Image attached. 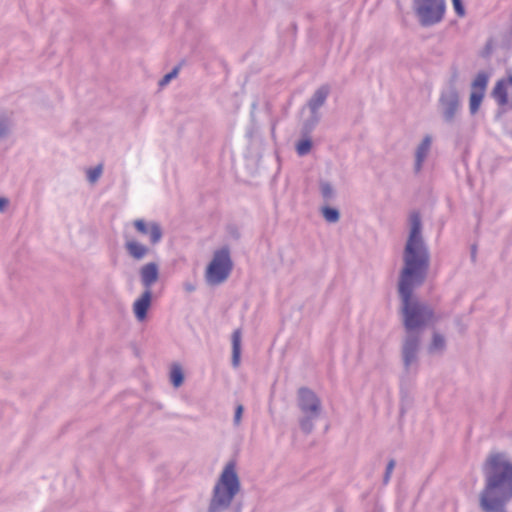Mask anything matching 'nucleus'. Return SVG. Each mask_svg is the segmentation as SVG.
Segmentation results:
<instances>
[{
    "instance_id": "f257e3e1",
    "label": "nucleus",
    "mask_w": 512,
    "mask_h": 512,
    "mask_svg": "<svg viewBox=\"0 0 512 512\" xmlns=\"http://www.w3.org/2000/svg\"><path fill=\"white\" fill-rule=\"evenodd\" d=\"M409 226L397 290L405 332L423 334V329L436 321L435 313L429 304L414 295V290L426 281L430 268V252L422 235L421 216L418 212L410 214Z\"/></svg>"
},
{
    "instance_id": "c85d7f7f",
    "label": "nucleus",
    "mask_w": 512,
    "mask_h": 512,
    "mask_svg": "<svg viewBox=\"0 0 512 512\" xmlns=\"http://www.w3.org/2000/svg\"><path fill=\"white\" fill-rule=\"evenodd\" d=\"M244 412V406L242 404H238L235 408L233 424L234 426H239L242 420V415Z\"/></svg>"
},
{
    "instance_id": "aec40b11",
    "label": "nucleus",
    "mask_w": 512,
    "mask_h": 512,
    "mask_svg": "<svg viewBox=\"0 0 512 512\" xmlns=\"http://www.w3.org/2000/svg\"><path fill=\"white\" fill-rule=\"evenodd\" d=\"M321 214L328 223H337L340 219L339 210L330 206L322 207Z\"/></svg>"
},
{
    "instance_id": "7c9ffc66",
    "label": "nucleus",
    "mask_w": 512,
    "mask_h": 512,
    "mask_svg": "<svg viewBox=\"0 0 512 512\" xmlns=\"http://www.w3.org/2000/svg\"><path fill=\"white\" fill-rule=\"evenodd\" d=\"M396 463L394 460H390L386 466L385 474H384V480H389L391 477V473L395 467Z\"/></svg>"
},
{
    "instance_id": "f704fd0d",
    "label": "nucleus",
    "mask_w": 512,
    "mask_h": 512,
    "mask_svg": "<svg viewBox=\"0 0 512 512\" xmlns=\"http://www.w3.org/2000/svg\"><path fill=\"white\" fill-rule=\"evenodd\" d=\"M472 257L474 258L475 257V250L473 249L472 251Z\"/></svg>"
},
{
    "instance_id": "7ed1b4c3",
    "label": "nucleus",
    "mask_w": 512,
    "mask_h": 512,
    "mask_svg": "<svg viewBox=\"0 0 512 512\" xmlns=\"http://www.w3.org/2000/svg\"><path fill=\"white\" fill-rule=\"evenodd\" d=\"M297 405L302 413L299 426L305 434H310L314 429L315 421L321 414V400L311 389L301 387L297 393Z\"/></svg>"
},
{
    "instance_id": "dca6fc26",
    "label": "nucleus",
    "mask_w": 512,
    "mask_h": 512,
    "mask_svg": "<svg viewBox=\"0 0 512 512\" xmlns=\"http://www.w3.org/2000/svg\"><path fill=\"white\" fill-rule=\"evenodd\" d=\"M492 96L501 106H504L508 103V91L505 79H500L497 81L493 88Z\"/></svg>"
},
{
    "instance_id": "a878e982",
    "label": "nucleus",
    "mask_w": 512,
    "mask_h": 512,
    "mask_svg": "<svg viewBox=\"0 0 512 512\" xmlns=\"http://www.w3.org/2000/svg\"><path fill=\"white\" fill-rule=\"evenodd\" d=\"M102 173H103V164L100 163L97 166H95L93 168H89L87 170V180L90 183H95V182H97L99 180V178L101 177Z\"/></svg>"
},
{
    "instance_id": "1a4fd4ad",
    "label": "nucleus",
    "mask_w": 512,
    "mask_h": 512,
    "mask_svg": "<svg viewBox=\"0 0 512 512\" xmlns=\"http://www.w3.org/2000/svg\"><path fill=\"white\" fill-rule=\"evenodd\" d=\"M238 491L239 482H217L209 511L219 512L221 509L227 507Z\"/></svg>"
},
{
    "instance_id": "9b49d317",
    "label": "nucleus",
    "mask_w": 512,
    "mask_h": 512,
    "mask_svg": "<svg viewBox=\"0 0 512 512\" xmlns=\"http://www.w3.org/2000/svg\"><path fill=\"white\" fill-rule=\"evenodd\" d=\"M133 226L140 234L149 236L151 245H156L162 240L163 230L157 222H146L143 219H136L133 221Z\"/></svg>"
},
{
    "instance_id": "423d86ee",
    "label": "nucleus",
    "mask_w": 512,
    "mask_h": 512,
    "mask_svg": "<svg viewBox=\"0 0 512 512\" xmlns=\"http://www.w3.org/2000/svg\"><path fill=\"white\" fill-rule=\"evenodd\" d=\"M233 263L228 247L216 250L206 270V280L211 285L223 283L230 275Z\"/></svg>"
},
{
    "instance_id": "f3484780",
    "label": "nucleus",
    "mask_w": 512,
    "mask_h": 512,
    "mask_svg": "<svg viewBox=\"0 0 512 512\" xmlns=\"http://www.w3.org/2000/svg\"><path fill=\"white\" fill-rule=\"evenodd\" d=\"M241 356V330L236 329L232 333V365L237 368Z\"/></svg>"
},
{
    "instance_id": "2eb2a0df",
    "label": "nucleus",
    "mask_w": 512,
    "mask_h": 512,
    "mask_svg": "<svg viewBox=\"0 0 512 512\" xmlns=\"http://www.w3.org/2000/svg\"><path fill=\"white\" fill-rule=\"evenodd\" d=\"M125 249L128 255L137 261L144 259L150 252V249L146 245L136 240L127 241L125 243Z\"/></svg>"
},
{
    "instance_id": "473e14b6",
    "label": "nucleus",
    "mask_w": 512,
    "mask_h": 512,
    "mask_svg": "<svg viewBox=\"0 0 512 512\" xmlns=\"http://www.w3.org/2000/svg\"><path fill=\"white\" fill-rule=\"evenodd\" d=\"M9 204V200L4 197H0V212H4Z\"/></svg>"
},
{
    "instance_id": "412c9836",
    "label": "nucleus",
    "mask_w": 512,
    "mask_h": 512,
    "mask_svg": "<svg viewBox=\"0 0 512 512\" xmlns=\"http://www.w3.org/2000/svg\"><path fill=\"white\" fill-rule=\"evenodd\" d=\"M170 381L174 387H180L184 382V374L179 365H173L170 371Z\"/></svg>"
},
{
    "instance_id": "4468645a",
    "label": "nucleus",
    "mask_w": 512,
    "mask_h": 512,
    "mask_svg": "<svg viewBox=\"0 0 512 512\" xmlns=\"http://www.w3.org/2000/svg\"><path fill=\"white\" fill-rule=\"evenodd\" d=\"M432 144V137L430 135H426L421 143L417 146L415 152V164L414 170L416 173L420 172L423 166L424 161L426 160Z\"/></svg>"
},
{
    "instance_id": "a211bd4d",
    "label": "nucleus",
    "mask_w": 512,
    "mask_h": 512,
    "mask_svg": "<svg viewBox=\"0 0 512 512\" xmlns=\"http://www.w3.org/2000/svg\"><path fill=\"white\" fill-rule=\"evenodd\" d=\"M446 348V340L445 337L438 333L434 332L432 336L431 343L428 346V352L430 354H441Z\"/></svg>"
},
{
    "instance_id": "0eeeda50",
    "label": "nucleus",
    "mask_w": 512,
    "mask_h": 512,
    "mask_svg": "<svg viewBox=\"0 0 512 512\" xmlns=\"http://www.w3.org/2000/svg\"><path fill=\"white\" fill-rule=\"evenodd\" d=\"M486 480H512V463L505 453H492L484 463Z\"/></svg>"
},
{
    "instance_id": "5701e85b",
    "label": "nucleus",
    "mask_w": 512,
    "mask_h": 512,
    "mask_svg": "<svg viewBox=\"0 0 512 512\" xmlns=\"http://www.w3.org/2000/svg\"><path fill=\"white\" fill-rule=\"evenodd\" d=\"M218 480H238L235 464L233 462L226 464Z\"/></svg>"
},
{
    "instance_id": "39448f33",
    "label": "nucleus",
    "mask_w": 512,
    "mask_h": 512,
    "mask_svg": "<svg viewBox=\"0 0 512 512\" xmlns=\"http://www.w3.org/2000/svg\"><path fill=\"white\" fill-rule=\"evenodd\" d=\"M413 11L423 27L440 23L446 11L445 0H413Z\"/></svg>"
},
{
    "instance_id": "20e7f679",
    "label": "nucleus",
    "mask_w": 512,
    "mask_h": 512,
    "mask_svg": "<svg viewBox=\"0 0 512 512\" xmlns=\"http://www.w3.org/2000/svg\"><path fill=\"white\" fill-rule=\"evenodd\" d=\"M512 497V482H488L481 497V505L489 512H499Z\"/></svg>"
},
{
    "instance_id": "6e6552de",
    "label": "nucleus",
    "mask_w": 512,
    "mask_h": 512,
    "mask_svg": "<svg viewBox=\"0 0 512 512\" xmlns=\"http://www.w3.org/2000/svg\"><path fill=\"white\" fill-rule=\"evenodd\" d=\"M422 333L405 332L401 346V358L406 373L417 371Z\"/></svg>"
},
{
    "instance_id": "f8f14e48",
    "label": "nucleus",
    "mask_w": 512,
    "mask_h": 512,
    "mask_svg": "<svg viewBox=\"0 0 512 512\" xmlns=\"http://www.w3.org/2000/svg\"><path fill=\"white\" fill-rule=\"evenodd\" d=\"M139 276L144 290L151 291L152 286L159 280V265L155 262H149L141 266Z\"/></svg>"
},
{
    "instance_id": "f03ea898",
    "label": "nucleus",
    "mask_w": 512,
    "mask_h": 512,
    "mask_svg": "<svg viewBox=\"0 0 512 512\" xmlns=\"http://www.w3.org/2000/svg\"><path fill=\"white\" fill-rule=\"evenodd\" d=\"M457 81L458 72L454 70L447 84L441 90L438 99L439 113L443 122L449 126H453L457 123L462 109Z\"/></svg>"
},
{
    "instance_id": "cd10ccee",
    "label": "nucleus",
    "mask_w": 512,
    "mask_h": 512,
    "mask_svg": "<svg viewBox=\"0 0 512 512\" xmlns=\"http://www.w3.org/2000/svg\"><path fill=\"white\" fill-rule=\"evenodd\" d=\"M179 72V67H175L171 72L166 74L160 81L159 86H166L172 79H174Z\"/></svg>"
},
{
    "instance_id": "ddd939ff",
    "label": "nucleus",
    "mask_w": 512,
    "mask_h": 512,
    "mask_svg": "<svg viewBox=\"0 0 512 512\" xmlns=\"http://www.w3.org/2000/svg\"><path fill=\"white\" fill-rule=\"evenodd\" d=\"M152 291L144 290L141 296L133 304V312L138 321L147 317V311L151 305Z\"/></svg>"
},
{
    "instance_id": "2f4dec72",
    "label": "nucleus",
    "mask_w": 512,
    "mask_h": 512,
    "mask_svg": "<svg viewBox=\"0 0 512 512\" xmlns=\"http://www.w3.org/2000/svg\"><path fill=\"white\" fill-rule=\"evenodd\" d=\"M183 288H184V290H185L186 292H188V293H192V292H194V291L196 290V285H195V284H193L192 282H185V283L183 284Z\"/></svg>"
},
{
    "instance_id": "72a5a7b5",
    "label": "nucleus",
    "mask_w": 512,
    "mask_h": 512,
    "mask_svg": "<svg viewBox=\"0 0 512 512\" xmlns=\"http://www.w3.org/2000/svg\"><path fill=\"white\" fill-rule=\"evenodd\" d=\"M506 83H507V86L508 85H511L512 86V75H509L507 79H505Z\"/></svg>"
},
{
    "instance_id": "393cba45",
    "label": "nucleus",
    "mask_w": 512,
    "mask_h": 512,
    "mask_svg": "<svg viewBox=\"0 0 512 512\" xmlns=\"http://www.w3.org/2000/svg\"><path fill=\"white\" fill-rule=\"evenodd\" d=\"M312 148V141L310 138L300 140L296 145V152L299 156H306L310 153Z\"/></svg>"
},
{
    "instance_id": "9d476101",
    "label": "nucleus",
    "mask_w": 512,
    "mask_h": 512,
    "mask_svg": "<svg viewBox=\"0 0 512 512\" xmlns=\"http://www.w3.org/2000/svg\"><path fill=\"white\" fill-rule=\"evenodd\" d=\"M330 93V87L328 85L320 86L312 95V97L308 101V107L312 113V121L306 122L303 125L302 132L303 134H308L318 122V109L324 105L326 99Z\"/></svg>"
},
{
    "instance_id": "bb28decb",
    "label": "nucleus",
    "mask_w": 512,
    "mask_h": 512,
    "mask_svg": "<svg viewBox=\"0 0 512 512\" xmlns=\"http://www.w3.org/2000/svg\"><path fill=\"white\" fill-rule=\"evenodd\" d=\"M11 130V123L7 118L0 117V140L6 138Z\"/></svg>"
},
{
    "instance_id": "4be33fe9",
    "label": "nucleus",
    "mask_w": 512,
    "mask_h": 512,
    "mask_svg": "<svg viewBox=\"0 0 512 512\" xmlns=\"http://www.w3.org/2000/svg\"><path fill=\"white\" fill-rule=\"evenodd\" d=\"M484 93L478 91H472L469 99V110L471 114H475L482 103Z\"/></svg>"
},
{
    "instance_id": "b1692460",
    "label": "nucleus",
    "mask_w": 512,
    "mask_h": 512,
    "mask_svg": "<svg viewBox=\"0 0 512 512\" xmlns=\"http://www.w3.org/2000/svg\"><path fill=\"white\" fill-rule=\"evenodd\" d=\"M320 192L325 201H330L335 197V190L327 181L320 182Z\"/></svg>"
},
{
    "instance_id": "6ab92c4d",
    "label": "nucleus",
    "mask_w": 512,
    "mask_h": 512,
    "mask_svg": "<svg viewBox=\"0 0 512 512\" xmlns=\"http://www.w3.org/2000/svg\"><path fill=\"white\" fill-rule=\"evenodd\" d=\"M488 84V75L485 72H479L472 82V91L485 93Z\"/></svg>"
},
{
    "instance_id": "c756f323",
    "label": "nucleus",
    "mask_w": 512,
    "mask_h": 512,
    "mask_svg": "<svg viewBox=\"0 0 512 512\" xmlns=\"http://www.w3.org/2000/svg\"><path fill=\"white\" fill-rule=\"evenodd\" d=\"M455 12L458 16L463 17L465 15V9L461 0H452Z\"/></svg>"
}]
</instances>
